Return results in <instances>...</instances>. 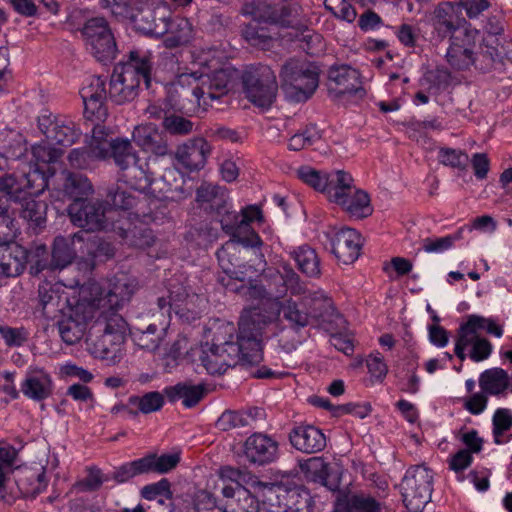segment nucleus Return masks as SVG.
Here are the masks:
<instances>
[{"label": "nucleus", "instance_id": "69168bd1", "mask_svg": "<svg viewBox=\"0 0 512 512\" xmlns=\"http://www.w3.org/2000/svg\"><path fill=\"white\" fill-rule=\"evenodd\" d=\"M297 175L304 183L313 187L315 190L325 193L328 185V175L305 166L297 170Z\"/></svg>", "mask_w": 512, "mask_h": 512}, {"label": "nucleus", "instance_id": "e433bc0d", "mask_svg": "<svg viewBox=\"0 0 512 512\" xmlns=\"http://www.w3.org/2000/svg\"><path fill=\"white\" fill-rule=\"evenodd\" d=\"M301 472L305 477L315 483H320L330 490L337 488L336 482H330V465L322 457H311L299 462Z\"/></svg>", "mask_w": 512, "mask_h": 512}, {"label": "nucleus", "instance_id": "f3484780", "mask_svg": "<svg viewBox=\"0 0 512 512\" xmlns=\"http://www.w3.org/2000/svg\"><path fill=\"white\" fill-rule=\"evenodd\" d=\"M494 36H486L480 52L475 53L473 65L480 71L492 70L503 59H512V42L499 37L498 30H491Z\"/></svg>", "mask_w": 512, "mask_h": 512}, {"label": "nucleus", "instance_id": "49530a36", "mask_svg": "<svg viewBox=\"0 0 512 512\" xmlns=\"http://www.w3.org/2000/svg\"><path fill=\"white\" fill-rule=\"evenodd\" d=\"M259 501L249 490L238 487L236 497L226 500L223 512H259Z\"/></svg>", "mask_w": 512, "mask_h": 512}, {"label": "nucleus", "instance_id": "603ef678", "mask_svg": "<svg viewBox=\"0 0 512 512\" xmlns=\"http://www.w3.org/2000/svg\"><path fill=\"white\" fill-rule=\"evenodd\" d=\"M485 323L484 317L470 315L467 321L460 325L456 342L468 347L479 340L481 326Z\"/></svg>", "mask_w": 512, "mask_h": 512}, {"label": "nucleus", "instance_id": "6ab92c4d", "mask_svg": "<svg viewBox=\"0 0 512 512\" xmlns=\"http://www.w3.org/2000/svg\"><path fill=\"white\" fill-rule=\"evenodd\" d=\"M133 70H124L117 65L111 75L109 84V99L121 105L133 101L139 93L141 81L135 77Z\"/></svg>", "mask_w": 512, "mask_h": 512}, {"label": "nucleus", "instance_id": "e2e57ef3", "mask_svg": "<svg viewBox=\"0 0 512 512\" xmlns=\"http://www.w3.org/2000/svg\"><path fill=\"white\" fill-rule=\"evenodd\" d=\"M493 436L496 444H503L502 436L512 427V412L507 408H499L493 415Z\"/></svg>", "mask_w": 512, "mask_h": 512}, {"label": "nucleus", "instance_id": "4d7b16f0", "mask_svg": "<svg viewBox=\"0 0 512 512\" xmlns=\"http://www.w3.org/2000/svg\"><path fill=\"white\" fill-rule=\"evenodd\" d=\"M163 404L164 398L157 391L148 392L143 396L129 397V406L137 408L143 414L156 412L162 408Z\"/></svg>", "mask_w": 512, "mask_h": 512}, {"label": "nucleus", "instance_id": "774afa93", "mask_svg": "<svg viewBox=\"0 0 512 512\" xmlns=\"http://www.w3.org/2000/svg\"><path fill=\"white\" fill-rule=\"evenodd\" d=\"M163 128L171 135H187L193 130V122L182 116L171 114L165 116L162 122Z\"/></svg>", "mask_w": 512, "mask_h": 512}, {"label": "nucleus", "instance_id": "cd10ccee", "mask_svg": "<svg viewBox=\"0 0 512 512\" xmlns=\"http://www.w3.org/2000/svg\"><path fill=\"white\" fill-rule=\"evenodd\" d=\"M132 137L134 142L146 152L156 156L169 154V146L166 136L153 124L136 126Z\"/></svg>", "mask_w": 512, "mask_h": 512}, {"label": "nucleus", "instance_id": "b1692460", "mask_svg": "<svg viewBox=\"0 0 512 512\" xmlns=\"http://www.w3.org/2000/svg\"><path fill=\"white\" fill-rule=\"evenodd\" d=\"M313 319L317 325L328 333L342 331L345 328V319L336 311L330 298L322 295L311 297Z\"/></svg>", "mask_w": 512, "mask_h": 512}, {"label": "nucleus", "instance_id": "79ce46f5", "mask_svg": "<svg viewBox=\"0 0 512 512\" xmlns=\"http://www.w3.org/2000/svg\"><path fill=\"white\" fill-rule=\"evenodd\" d=\"M78 237L74 234L73 237L57 236L53 242L51 266L55 269H63L72 263L76 256V251L73 247V239Z\"/></svg>", "mask_w": 512, "mask_h": 512}, {"label": "nucleus", "instance_id": "8fccbe9b", "mask_svg": "<svg viewBox=\"0 0 512 512\" xmlns=\"http://www.w3.org/2000/svg\"><path fill=\"white\" fill-rule=\"evenodd\" d=\"M113 229H118L119 235L130 246L145 249L154 243V236L148 228L133 227L132 229H124L121 226L116 227L113 225Z\"/></svg>", "mask_w": 512, "mask_h": 512}, {"label": "nucleus", "instance_id": "680f3d73", "mask_svg": "<svg viewBox=\"0 0 512 512\" xmlns=\"http://www.w3.org/2000/svg\"><path fill=\"white\" fill-rule=\"evenodd\" d=\"M251 420H253V417L250 413L225 411L218 418L216 427L221 431H229L236 428L246 427L250 425Z\"/></svg>", "mask_w": 512, "mask_h": 512}, {"label": "nucleus", "instance_id": "6e6552de", "mask_svg": "<svg viewBox=\"0 0 512 512\" xmlns=\"http://www.w3.org/2000/svg\"><path fill=\"white\" fill-rule=\"evenodd\" d=\"M67 211L72 224L87 232L108 229L113 213L103 201L88 199L73 201Z\"/></svg>", "mask_w": 512, "mask_h": 512}, {"label": "nucleus", "instance_id": "423d86ee", "mask_svg": "<svg viewBox=\"0 0 512 512\" xmlns=\"http://www.w3.org/2000/svg\"><path fill=\"white\" fill-rule=\"evenodd\" d=\"M246 97L256 106L268 108L276 98L278 85L273 70L260 65L246 70L243 74Z\"/></svg>", "mask_w": 512, "mask_h": 512}, {"label": "nucleus", "instance_id": "a18cd8bd", "mask_svg": "<svg viewBox=\"0 0 512 512\" xmlns=\"http://www.w3.org/2000/svg\"><path fill=\"white\" fill-rule=\"evenodd\" d=\"M353 181L352 176L343 170H338L333 174H329L327 190L325 192L329 201L336 203L335 196L340 195L344 197L349 192H352L354 188Z\"/></svg>", "mask_w": 512, "mask_h": 512}, {"label": "nucleus", "instance_id": "2eb2a0df", "mask_svg": "<svg viewBox=\"0 0 512 512\" xmlns=\"http://www.w3.org/2000/svg\"><path fill=\"white\" fill-rule=\"evenodd\" d=\"M328 90L336 97L350 96L362 99L366 91L359 71L350 65H333L328 70Z\"/></svg>", "mask_w": 512, "mask_h": 512}, {"label": "nucleus", "instance_id": "a878e982", "mask_svg": "<svg viewBox=\"0 0 512 512\" xmlns=\"http://www.w3.org/2000/svg\"><path fill=\"white\" fill-rule=\"evenodd\" d=\"M291 445L307 454L317 453L325 449L326 436L319 428L313 425H300L289 433Z\"/></svg>", "mask_w": 512, "mask_h": 512}, {"label": "nucleus", "instance_id": "f8f14e48", "mask_svg": "<svg viewBox=\"0 0 512 512\" xmlns=\"http://www.w3.org/2000/svg\"><path fill=\"white\" fill-rule=\"evenodd\" d=\"M201 95L199 78L196 73H183L170 85L168 101L178 111L191 112L200 106Z\"/></svg>", "mask_w": 512, "mask_h": 512}, {"label": "nucleus", "instance_id": "aec40b11", "mask_svg": "<svg viewBox=\"0 0 512 512\" xmlns=\"http://www.w3.org/2000/svg\"><path fill=\"white\" fill-rule=\"evenodd\" d=\"M265 512H311L312 497L305 489L282 490L264 503Z\"/></svg>", "mask_w": 512, "mask_h": 512}, {"label": "nucleus", "instance_id": "de8ad7c7", "mask_svg": "<svg viewBox=\"0 0 512 512\" xmlns=\"http://www.w3.org/2000/svg\"><path fill=\"white\" fill-rule=\"evenodd\" d=\"M479 382L483 391L496 395L508 387L509 376L505 370L493 368L482 373Z\"/></svg>", "mask_w": 512, "mask_h": 512}, {"label": "nucleus", "instance_id": "5701e85b", "mask_svg": "<svg viewBox=\"0 0 512 512\" xmlns=\"http://www.w3.org/2000/svg\"><path fill=\"white\" fill-rule=\"evenodd\" d=\"M431 21L433 32L440 41L450 36L466 22L461 17L459 5L452 2L439 3L433 11Z\"/></svg>", "mask_w": 512, "mask_h": 512}, {"label": "nucleus", "instance_id": "a211bd4d", "mask_svg": "<svg viewBox=\"0 0 512 512\" xmlns=\"http://www.w3.org/2000/svg\"><path fill=\"white\" fill-rule=\"evenodd\" d=\"M327 236L330 240L331 252L339 262L348 265L358 259L362 240L356 230L344 227L332 230Z\"/></svg>", "mask_w": 512, "mask_h": 512}, {"label": "nucleus", "instance_id": "9b49d317", "mask_svg": "<svg viewBox=\"0 0 512 512\" xmlns=\"http://www.w3.org/2000/svg\"><path fill=\"white\" fill-rule=\"evenodd\" d=\"M170 17L171 10L165 2L148 0L136 8L132 20L139 31L159 37L167 31L166 22Z\"/></svg>", "mask_w": 512, "mask_h": 512}, {"label": "nucleus", "instance_id": "c756f323", "mask_svg": "<svg viewBox=\"0 0 512 512\" xmlns=\"http://www.w3.org/2000/svg\"><path fill=\"white\" fill-rule=\"evenodd\" d=\"M233 72L230 69H219L208 75L198 76L203 103L206 99L218 100L228 93V86Z\"/></svg>", "mask_w": 512, "mask_h": 512}, {"label": "nucleus", "instance_id": "ea45409f", "mask_svg": "<svg viewBox=\"0 0 512 512\" xmlns=\"http://www.w3.org/2000/svg\"><path fill=\"white\" fill-rule=\"evenodd\" d=\"M17 451L11 445L0 444V503L11 504L8 492L9 473L15 463Z\"/></svg>", "mask_w": 512, "mask_h": 512}, {"label": "nucleus", "instance_id": "f257e3e1", "mask_svg": "<svg viewBox=\"0 0 512 512\" xmlns=\"http://www.w3.org/2000/svg\"><path fill=\"white\" fill-rule=\"evenodd\" d=\"M261 327L251 319L239 321L238 341L233 342L234 327L224 325L213 337V343L202 346L200 361L206 371L211 374H223L229 367L239 361L256 364L262 360V347L259 336Z\"/></svg>", "mask_w": 512, "mask_h": 512}, {"label": "nucleus", "instance_id": "412c9836", "mask_svg": "<svg viewBox=\"0 0 512 512\" xmlns=\"http://www.w3.org/2000/svg\"><path fill=\"white\" fill-rule=\"evenodd\" d=\"M243 455L252 464H270L278 457V442L266 434L254 433L245 440Z\"/></svg>", "mask_w": 512, "mask_h": 512}, {"label": "nucleus", "instance_id": "4c0bfd02", "mask_svg": "<svg viewBox=\"0 0 512 512\" xmlns=\"http://www.w3.org/2000/svg\"><path fill=\"white\" fill-rule=\"evenodd\" d=\"M152 58V54L149 51L133 50L129 52L127 62L119 64V66L126 71L128 68L133 70L135 77L141 82L144 81L146 86L149 87L153 68Z\"/></svg>", "mask_w": 512, "mask_h": 512}, {"label": "nucleus", "instance_id": "7c9ffc66", "mask_svg": "<svg viewBox=\"0 0 512 512\" xmlns=\"http://www.w3.org/2000/svg\"><path fill=\"white\" fill-rule=\"evenodd\" d=\"M16 484L23 497L35 498L48 486L46 468L44 466H33L20 470Z\"/></svg>", "mask_w": 512, "mask_h": 512}, {"label": "nucleus", "instance_id": "338daca9", "mask_svg": "<svg viewBox=\"0 0 512 512\" xmlns=\"http://www.w3.org/2000/svg\"><path fill=\"white\" fill-rule=\"evenodd\" d=\"M128 173L124 175L126 182L136 190H144L147 187L153 185V179L151 175L145 171L139 164H132L127 169Z\"/></svg>", "mask_w": 512, "mask_h": 512}, {"label": "nucleus", "instance_id": "ddd939ff", "mask_svg": "<svg viewBox=\"0 0 512 512\" xmlns=\"http://www.w3.org/2000/svg\"><path fill=\"white\" fill-rule=\"evenodd\" d=\"M201 95L199 78L196 73H183L170 85L168 101L178 111L191 112L200 106Z\"/></svg>", "mask_w": 512, "mask_h": 512}, {"label": "nucleus", "instance_id": "a19ab883", "mask_svg": "<svg viewBox=\"0 0 512 512\" xmlns=\"http://www.w3.org/2000/svg\"><path fill=\"white\" fill-rule=\"evenodd\" d=\"M63 177V192L69 198L76 200H83V196H87L93 192L92 184L88 178L80 173H73L64 171Z\"/></svg>", "mask_w": 512, "mask_h": 512}, {"label": "nucleus", "instance_id": "4be33fe9", "mask_svg": "<svg viewBox=\"0 0 512 512\" xmlns=\"http://www.w3.org/2000/svg\"><path fill=\"white\" fill-rule=\"evenodd\" d=\"M211 151L212 147L206 139L196 137L179 145L174 156L187 170L198 171L205 166Z\"/></svg>", "mask_w": 512, "mask_h": 512}, {"label": "nucleus", "instance_id": "864d4df0", "mask_svg": "<svg viewBox=\"0 0 512 512\" xmlns=\"http://www.w3.org/2000/svg\"><path fill=\"white\" fill-rule=\"evenodd\" d=\"M87 475L77 480L71 487V492L87 493L98 491L103 483L108 479L102 473V470L96 466L88 467L86 469Z\"/></svg>", "mask_w": 512, "mask_h": 512}, {"label": "nucleus", "instance_id": "9d476101", "mask_svg": "<svg viewBox=\"0 0 512 512\" xmlns=\"http://www.w3.org/2000/svg\"><path fill=\"white\" fill-rule=\"evenodd\" d=\"M38 128L48 141L68 147L81 135L76 123L68 116L43 111L37 118Z\"/></svg>", "mask_w": 512, "mask_h": 512}, {"label": "nucleus", "instance_id": "6e6d98bb", "mask_svg": "<svg viewBox=\"0 0 512 512\" xmlns=\"http://www.w3.org/2000/svg\"><path fill=\"white\" fill-rule=\"evenodd\" d=\"M169 298L172 300L174 311L179 317L186 320H194L198 317V313L191 311L189 308L193 296L190 297L184 287H176V289L170 290Z\"/></svg>", "mask_w": 512, "mask_h": 512}, {"label": "nucleus", "instance_id": "2f4dec72", "mask_svg": "<svg viewBox=\"0 0 512 512\" xmlns=\"http://www.w3.org/2000/svg\"><path fill=\"white\" fill-rule=\"evenodd\" d=\"M28 258V251L20 245L0 246V278L20 275Z\"/></svg>", "mask_w": 512, "mask_h": 512}, {"label": "nucleus", "instance_id": "09e8293b", "mask_svg": "<svg viewBox=\"0 0 512 512\" xmlns=\"http://www.w3.org/2000/svg\"><path fill=\"white\" fill-rule=\"evenodd\" d=\"M33 196H27L22 202H18L20 215L36 226H41L46 221L47 204L44 201L36 200Z\"/></svg>", "mask_w": 512, "mask_h": 512}, {"label": "nucleus", "instance_id": "bf43d9fd", "mask_svg": "<svg viewBox=\"0 0 512 512\" xmlns=\"http://www.w3.org/2000/svg\"><path fill=\"white\" fill-rule=\"evenodd\" d=\"M474 58V49H467L457 45H450L446 53L447 62L451 67L458 70L469 68L473 65Z\"/></svg>", "mask_w": 512, "mask_h": 512}, {"label": "nucleus", "instance_id": "c03bdc74", "mask_svg": "<svg viewBox=\"0 0 512 512\" xmlns=\"http://www.w3.org/2000/svg\"><path fill=\"white\" fill-rule=\"evenodd\" d=\"M38 297L42 312L46 317H54L57 312L62 310V295L51 283L44 282L39 285Z\"/></svg>", "mask_w": 512, "mask_h": 512}, {"label": "nucleus", "instance_id": "4468645a", "mask_svg": "<svg viewBox=\"0 0 512 512\" xmlns=\"http://www.w3.org/2000/svg\"><path fill=\"white\" fill-rule=\"evenodd\" d=\"M45 180L38 170L22 174L17 178L13 174L0 176V192L15 203L22 202L27 196L41 193L45 188Z\"/></svg>", "mask_w": 512, "mask_h": 512}, {"label": "nucleus", "instance_id": "473e14b6", "mask_svg": "<svg viewBox=\"0 0 512 512\" xmlns=\"http://www.w3.org/2000/svg\"><path fill=\"white\" fill-rule=\"evenodd\" d=\"M311 297H304L300 302L286 300L281 306L283 318L296 331L308 326L313 319Z\"/></svg>", "mask_w": 512, "mask_h": 512}, {"label": "nucleus", "instance_id": "c9c22d12", "mask_svg": "<svg viewBox=\"0 0 512 512\" xmlns=\"http://www.w3.org/2000/svg\"><path fill=\"white\" fill-rule=\"evenodd\" d=\"M165 395L169 402L175 403L179 400L186 408L196 406L205 395V387L202 384L180 382L165 389Z\"/></svg>", "mask_w": 512, "mask_h": 512}, {"label": "nucleus", "instance_id": "f704fd0d", "mask_svg": "<svg viewBox=\"0 0 512 512\" xmlns=\"http://www.w3.org/2000/svg\"><path fill=\"white\" fill-rule=\"evenodd\" d=\"M167 31L163 36L166 48L173 49L188 44L193 38V27L188 19L183 17L171 18L166 22Z\"/></svg>", "mask_w": 512, "mask_h": 512}, {"label": "nucleus", "instance_id": "1a4fd4ad", "mask_svg": "<svg viewBox=\"0 0 512 512\" xmlns=\"http://www.w3.org/2000/svg\"><path fill=\"white\" fill-rule=\"evenodd\" d=\"M262 276L270 301L282 299L288 290L295 296L306 292L305 284L288 262L279 261L275 268L265 269Z\"/></svg>", "mask_w": 512, "mask_h": 512}, {"label": "nucleus", "instance_id": "f03ea898", "mask_svg": "<svg viewBox=\"0 0 512 512\" xmlns=\"http://www.w3.org/2000/svg\"><path fill=\"white\" fill-rule=\"evenodd\" d=\"M127 323L118 313L97 315L86 339L87 350L95 357L116 363L124 341Z\"/></svg>", "mask_w": 512, "mask_h": 512}, {"label": "nucleus", "instance_id": "dca6fc26", "mask_svg": "<svg viewBox=\"0 0 512 512\" xmlns=\"http://www.w3.org/2000/svg\"><path fill=\"white\" fill-rule=\"evenodd\" d=\"M80 96L84 104V116L88 120L103 122L108 110L105 106L107 92L105 80L100 76H91L80 90Z\"/></svg>", "mask_w": 512, "mask_h": 512}, {"label": "nucleus", "instance_id": "393cba45", "mask_svg": "<svg viewBox=\"0 0 512 512\" xmlns=\"http://www.w3.org/2000/svg\"><path fill=\"white\" fill-rule=\"evenodd\" d=\"M167 331V323L156 321L147 323L139 318L131 327L130 334L137 346L142 349L154 352L159 349Z\"/></svg>", "mask_w": 512, "mask_h": 512}, {"label": "nucleus", "instance_id": "0e129e2a", "mask_svg": "<svg viewBox=\"0 0 512 512\" xmlns=\"http://www.w3.org/2000/svg\"><path fill=\"white\" fill-rule=\"evenodd\" d=\"M82 34L85 38L86 43L94 41L96 39L104 38V35H112V32L108 26L107 21L102 17H95L89 19L83 29Z\"/></svg>", "mask_w": 512, "mask_h": 512}, {"label": "nucleus", "instance_id": "37998d69", "mask_svg": "<svg viewBox=\"0 0 512 512\" xmlns=\"http://www.w3.org/2000/svg\"><path fill=\"white\" fill-rule=\"evenodd\" d=\"M291 257L297 263L298 269L308 277H319L320 259L316 251L308 245H302L291 252Z\"/></svg>", "mask_w": 512, "mask_h": 512}, {"label": "nucleus", "instance_id": "5fc2aeb1", "mask_svg": "<svg viewBox=\"0 0 512 512\" xmlns=\"http://www.w3.org/2000/svg\"><path fill=\"white\" fill-rule=\"evenodd\" d=\"M243 13L251 15L254 20L260 22H277L278 13L274 5L268 3L266 0H253L246 3L243 8Z\"/></svg>", "mask_w": 512, "mask_h": 512}, {"label": "nucleus", "instance_id": "bb28decb", "mask_svg": "<svg viewBox=\"0 0 512 512\" xmlns=\"http://www.w3.org/2000/svg\"><path fill=\"white\" fill-rule=\"evenodd\" d=\"M96 159L112 158L115 164L122 170L126 171L132 164L138 162V157L131 143L127 139L116 138L110 143H104L101 147H97Z\"/></svg>", "mask_w": 512, "mask_h": 512}, {"label": "nucleus", "instance_id": "13d9d810", "mask_svg": "<svg viewBox=\"0 0 512 512\" xmlns=\"http://www.w3.org/2000/svg\"><path fill=\"white\" fill-rule=\"evenodd\" d=\"M153 185L154 191L158 189L165 198L173 197L172 194L181 190L182 187L178 171L172 168L165 169L160 178L153 179Z\"/></svg>", "mask_w": 512, "mask_h": 512}, {"label": "nucleus", "instance_id": "052dcab7", "mask_svg": "<svg viewBox=\"0 0 512 512\" xmlns=\"http://www.w3.org/2000/svg\"><path fill=\"white\" fill-rule=\"evenodd\" d=\"M321 139V132L315 124H310L300 132L294 134L288 142V149L291 151H300L308 146L313 145Z\"/></svg>", "mask_w": 512, "mask_h": 512}, {"label": "nucleus", "instance_id": "0eeeda50", "mask_svg": "<svg viewBox=\"0 0 512 512\" xmlns=\"http://www.w3.org/2000/svg\"><path fill=\"white\" fill-rule=\"evenodd\" d=\"M86 284H96L99 288V294L91 295V304L102 312L117 313L125 303L130 301L136 290V281L125 274H118L109 281L107 289L95 281H89Z\"/></svg>", "mask_w": 512, "mask_h": 512}, {"label": "nucleus", "instance_id": "39448f33", "mask_svg": "<svg viewBox=\"0 0 512 512\" xmlns=\"http://www.w3.org/2000/svg\"><path fill=\"white\" fill-rule=\"evenodd\" d=\"M433 475L423 466L417 465L407 470L401 487V494L406 507L412 512H421L431 501Z\"/></svg>", "mask_w": 512, "mask_h": 512}, {"label": "nucleus", "instance_id": "7ed1b4c3", "mask_svg": "<svg viewBox=\"0 0 512 512\" xmlns=\"http://www.w3.org/2000/svg\"><path fill=\"white\" fill-rule=\"evenodd\" d=\"M99 291L96 284H84L80 288L79 299L69 305L67 312L58 321L59 334L66 344L79 342L85 334L88 321L97 318L98 310L91 304V295H97Z\"/></svg>", "mask_w": 512, "mask_h": 512}, {"label": "nucleus", "instance_id": "3c124183", "mask_svg": "<svg viewBox=\"0 0 512 512\" xmlns=\"http://www.w3.org/2000/svg\"><path fill=\"white\" fill-rule=\"evenodd\" d=\"M86 45L99 62L108 63L116 57L117 46L113 34L104 35V38L88 42Z\"/></svg>", "mask_w": 512, "mask_h": 512}, {"label": "nucleus", "instance_id": "72a5a7b5", "mask_svg": "<svg viewBox=\"0 0 512 512\" xmlns=\"http://www.w3.org/2000/svg\"><path fill=\"white\" fill-rule=\"evenodd\" d=\"M335 197V204L341 206L351 217L356 219L366 218L373 212L368 193L361 189L353 188L352 192L344 197L340 195Z\"/></svg>", "mask_w": 512, "mask_h": 512}, {"label": "nucleus", "instance_id": "58836bf2", "mask_svg": "<svg viewBox=\"0 0 512 512\" xmlns=\"http://www.w3.org/2000/svg\"><path fill=\"white\" fill-rule=\"evenodd\" d=\"M196 201L206 211H216L225 207L226 195L223 188L211 183H203L196 191Z\"/></svg>", "mask_w": 512, "mask_h": 512}, {"label": "nucleus", "instance_id": "c85d7f7f", "mask_svg": "<svg viewBox=\"0 0 512 512\" xmlns=\"http://www.w3.org/2000/svg\"><path fill=\"white\" fill-rule=\"evenodd\" d=\"M23 394L35 401L48 398L52 392V380L50 375L42 368L30 367L26 378L21 385Z\"/></svg>", "mask_w": 512, "mask_h": 512}, {"label": "nucleus", "instance_id": "20e7f679", "mask_svg": "<svg viewBox=\"0 0 512 512\" xmlns=\"http://www.w3.org/2000/svg\"><path fill=\"white\" fill-rule=\"evenodd\" d=\"M280 78L286 96L295 102H303L318 88L319 69L311 62L291 58L283 64Z\"/></svg>", "mask_w": 512, "mask_h": 512}]
</instances>
